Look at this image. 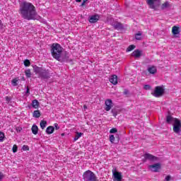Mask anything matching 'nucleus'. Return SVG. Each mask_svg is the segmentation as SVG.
<instances>
[{"instance_id": "45", "label": "nucleus", "mask_w": 181, "mask_h": 181, "mask_svg": "<svg viewBox=\"0 0 181 181\" xmlns=\"http://www.w3.org/2000/svg\"><path fill=\"white\" fill-rule=\"evenodd\" d=\"M4 178V175H2V173H0V180Z\"/></svg>"}, {"instance_id": "21", "label": "nucleus", "mask_w": 181, "mask_h": 181, "mask_svg": "<svg viewBox=\"0 0 181 181\" xmlns=\"http://www.w3.org/2000/svg\"><path fill=\"white\" fill-rule=\"evenodd\" d=\"M148 71L150 73V74H156L158 70L156 69V66H151L148 68Z\"/></svg>"}, {"instance_id": "13", "label": "nucleus", "mask_w": 181, "mask_h": 181, "mask_svg": "<svg viewBox=\"0 0 181 181\" xmlns=\"http://www.w3.org/2000/svg\"><path fill=\"white\" fill-rule=\"evenodd\" d=\"M172 33L174 35V36H175V37H179L177 35H180V28L174 25L172 28Z\"/></svg>"}, {"instance_id": "10", "label": "nucleus", "mask_w": 181, "mask_h": 181, "mask_svg": "<svg viewBox=\"0 0 181 181\" xmlns=\"http://www.w3.org/2000/svg\"><path fill=\"white\" fill-rule=\"evenodd\" d=\"M148 169L151 170V172H158L159 169H160V163H156L153 165H148Z\"/></svg>"}, {"instance_id": "27", "label": "nucleus", "mask_w": 181, "mask_h": 181, "mask_svg": "<svg viewBox=\"0 0 181 181\" xmlns=\"http://www.w3.org/2000/svg\"><path fill=\"white\" fill-rule=\"evenodd\" d=\"M135 39H136V40H142V33L139 32L138 33L135 34Z\"/></svg>"}, {"instance_id": "43", "label": "nucleus", "mask_w": 181, "mask_h": 181, "mask_svg": "<svg viewBox=\"0 0 181 181\" xmlns=\"http://www.w3.org/2000/svg\"><path fill=\"white\" fill-rule=\"evenodd\" d=\"M88 0H83L82 4H81V6H84V5H86V2H88Z\"/></svg>"}, {"instance_id": "32", "label": "nucleus", "mask_w": 181, "mask_h": 181, "mask_svg": "<svg viewBox=\"0 0 181 181\" xmlns=\"http://www.w3.org/2000/svg\"><path fill=\"white\" fill-rule=\"evenodd\" d=\"M24 95H26L27 97H28V95H30V89L29 88L28 86H27V88H26V91H25Z\"/></svg>"}, {"instance_id": "12", "label": "nucleus", "mask_w": 181, "mask_h": 181, "mask_svg": "<svg viewBox=\"0 0 181 181\" xmlns=\"http://www.w3.org/2000/svg\"><path fill=\"white\" fill-rule=\"evenodd\" d=\"M100 20V16L98 14H95L89 17L90 23H97Z\"/></svg>"}, {"instance_id": "50", "label": "nucleus", "mask_w": 181, "mask_h": 181, "mask_svg": "<svg viewBox=\"0 0 181 181\" xmlns=\"http://www.w3.org/2000/svg\"><path fill=\"white\" fill-rule=\"evenodd\" d=\"M62 136H64V134H62Z\"/></svg>"}, {"instance_id": "42", "label": "nucleus", "mask_w": 181, "mask_h": 181, "mask_svg": "<svg viewBox=\"0 0 181 181\" xmlns=\"http://www.w3.org/2000/svg\"><path fill=\"white\" fill-rule=\"evenodd\" d=\"M55 129H60V127H59V124L57 123H55L54 124Z\"/></svg>"}, {"instance_id": "40", "label": "nucleus", "mask_w": 181, "mask_h": 181, "mask_svg": "<svg viewBox=\"0 0 181 181\" xmlns=\"http://www.w3.org/2000/svg\"><path fill=\"white\" fill-rule=\"evenodd\" d=\"M6 101L7 103V104H9V103H11V97L6 96Z\"/></svg>"}, {"instance_id": "37", "label": "nucleus", "mask_w": 181, "mask_h": 181, "mask_svg": "<svg viewBox=\"0 0 181 181\" xmlns=\"http://www.w3.org/2000/svg\"><path fill=\"white\" fill-rule=\"evenodd\" d=\"M118 132V129L117 128H112L110 130V134H115Z\"/></svg>"}, {"instance_id": "2", "label": "nucleus", "mask_w": 181, "mask_h": 181, "mask_svg": "<svg viewBox=\"0 0 181 181\" xmlns=\"http://www.w3.org/2000/svg\"><path fill=\"white\" fill-rule=\"evenodd\" d=\"M33 70L35 74H37L38 78L41 80H49L51 77L50 72L46 69L35 66Z\"/></svg>"}, {"instance_id": "41", "label": "nucleus", "mask_w": 181, "mask_h": 181, "mask_svg": "<svg viewBox=\"0 0 181 181\" xmlns=\"http://www.w3.org/2000/svg\"><path fill=\"white\" fill-rule=\"evenodd\" d=\"M144 88V90H150L151 86L149 85H145Z\"/></svg>"}, {"instance_id": "23", "label": "nucleus", "mask_w": 181, "mask_h": 181, "mask_svg": "<svg viewBox=\"0 0 181 181\" xmlns=\"http://www.w3.org/2000/svg\"><path fill=\"white\" fill-rule=\"evenodd\" d=\"M32 105L33 108H39V101L37 100H33L32 101Z\"/></svg>"}, {"instance_id": "20", "label": "nucleus", "mask_w": 181, "mask_h": 181, "mask_svg": "<svg viewBox=\"0 0 181 181\" xmlns=\"http://www.w3.org/2000/svg\"><path fill=\"white\" fill-rule=\"evenodd\" d=\"M45 132L48 134L50 135L51 134H53L54 132V128L53 126H49L47 127Z\"/></svg>"}, {"instance_id": "4", "label": "nucleus", "mask_w": 181, "mask_h": 181, "mask_svg": "<svg viewBox=\"0 0 181 181\" xmlns=\"http://www.w3.org/2000/svg\"><path fill=\"white\" fill-rule=\"evenodd\" d=\"M83 179L84 181H97V175L93 171L88 170L83 173Z\"/></svg>"}, {"instance_id": "1", "label": "nucleus", "mask_w": 181, "mask_h": 181, "mask_svg": "<svg viewBox=\"0 0 181 181\" xmlns=\"http://www.w3.org/2000/svg\"><path fill=\"white\" fill-rule=\"evenodd\" d=\"M18 13L25 21H39L41 18L36 11V7L28 1H23L20 4Z\"/></svg>"}, {"instance_id": "5", "label": "nucleus", "mask_w": 181, "mask_h": 181, "mask_svg": "<svg viewBox=\"0 0 181 181\" xmlns=\"http://www.w3.org/2000/svg\"><path fill=\"white\" fill-rule=\"evenodd\" d=\"M163 94H165V89H163V88H162L161 86H156L155 88L153 95L154 97H156L157 98H159V97H162Z\"/></svg>"}, {"instance_id": "24", "label": "nucleus", "mask_w": 181, "mask_h": 181, "mask_svg": "<svg viewBox=\"0 0 181 181\" xmlns=\"http://www.w3.org/2000/svg\"><path fill=\"white\" fill-rule=\"evenodd\" d=\"M82 135H83V133L76 132V136H75V137L74 139V141H78L80 138H81Z\"/></svg>"}, {"instance_id": "35", "label": "nucleus", "mask_w": 181, "mask_h": 181, "mask_svg": "<svg viewBox=\"0 0 181 181\" xmlns=\"http://www.w3.org/2000/svg\"><path fill=\"white\" fill-rule=\"evenodd\" d=\"M110 141L112 144H114V142L115 141V136H114V135L110 134Z\"/></svg>"}, {"instance_id": "18", "label": "nucleus", "mask_w": 181, "mask_h": 181, "mask_svg": "<svg viewBox=\"0 0 181 181\" xmlns=\"http://www.w3.org/2000/svg\"><path fill=\"white\" fill-rule=\"evenodd\" d=\"M32 133L34 135H37V133L39 132V127L36 124H33L31 128Z\"/></svg>"}, {"instance_id": "22", "label": "nucleus", "mask_w": 181, "mask_h": 181, "mask_svg": "<svg viewBox=\"0 0 181 181\" xmlns=\"http://www.w3.org/2000/svg\"><path fill=\"white\" fill-rule=\"evenodd\" d=\"M40 110H35L33 113V118H40Z\"/></svg>"}, {"instance_id": "9", "label": "nucleus", "mask_w": 181, "mask_h": 181, "mask_svg": "<svg viewBox=\"0 0 181 181\" xmlns=\"http://www.w3.org/2000/svg\"><path fill=\"white\" fill-rule=\"evenodd\" d=\"M144 159L146 160H151V162H155L158 160V157L149 153H146L144 156Z\"/></svg>"}, {"instance_id": "33", "label": "nucleus", "mask_w": 181, "mask_h": 181, "mask_svg": "<svg viewBox=\"0 0 181 181\" xmlns=\"http://www.w3.org/2000/svg\"><path fill=\"white\" fill-rule=\"evenodd\" d=\"M111 112H112L113 117H115V118L117 117V115H118V112L115 109H112L111 110Z\"/></svg>"}, {"instance_id": "8", "label": "nucleus", "mask_w": 181, "mask_h": 181, "mask_svg": "<svg viewBox=\"0 0 181 181\" xmlns=\"http://www.w3.org/2000/svg\"><path fill=\"white\" fill-rule=\"evenodd\" d=\"M69 52H62L59 59H57V60L58 62H60V63H63L64 62H69Z\"/></svg>"}, {"instance_id": "3", "label": "nucleus", "mask_w": 181, "mask_h": 181, "mask_svg": "<svg viewBox=\"0 0 181 181\" xmlns=\"http://www.w3.org/2000/svg\"><path fill=\"white\" fill-rule=\"evenodd\" d=\"M63 53V47L59 43H53L51 45V54L55 60L59 59V56H62Z\"/></svg>"}, {"instance_id": "44", "label": "nucleus", "mask_w": 181, "mask_h": 181, "mask_svg": "<svg viewBox=\"0 0 181 181\" xmlns=\"http://www.w3.org/2000/svg\"><path fill=\"white\" fill-rule=\"evenodd\" d=\"M170 175H167L166 177H165V181H170Z\"/></svg>"}, {"instance_id": "16", "label": "nucleus", "mask_w": 181, "mask_h": 181, "mask_svg": "<svg viewBox=\"0 0 181 181\" xmlns=\"http://www.w3.org/2000/svg\"><path fill=\"white\" fill-rule=\"evenodd\" d=\"M132 56H133L134 57H136V59H139V57H141V56H142V51H141L139 49H135L132 53Z\"/></svg>"}, {"instance_id": "26", "label": "nucleus", "mask_w": 181, "mask_h": 181, "mask_svg": "<svg viewBox=\"0 0 181 181\" xmlns=\"http://www.w3.org/2000/svg\"><path fill=\"white\" fill-rule=\"evenodd\" d=\"M40 127L42 129L46 128V125H47V122L46 120H42L40 123Z\"/></svg>"}, {"instance_id": "34", "label": "nucleus", "mask_w": 181, "mask_h": 181, "mask_svg": "<svg viewBox=\"0 0 181 181\" xmlns=\"http://www.w3.org/2000/svg\"><path fill=\"white\" fill-rule=\"evenodd\" d=\"M4 138H5V134H4L2 132H0V142H4Z\"/></svg>"}, {"instance_id": "38", "label": "nucleus", "mask_w": 181, "mask_h": 181, "mask_svg": "<svg viewBox=\"0 0 181 181\" xmlns=\"http://www.w3.org/2000/svg\"><path fill=\"white\" fill-rule=\"evenodd\" d=\"M23 151H29V146L23 145L22 147Z\"/></svg>"}, {"instance_id": "17", "label": "nucleus", "mask_w": 181, "mask_h": 181, "mask_svg": "<svg viewBox=\"0 0 181 181\" xmlns=\"http://www.w3.org/2000/svg\"><path fill=\"white\" fill-rule=\"evenodd\" d=\"M109 81L112 84L115 86L116 84H118V76H117V75H113L110 77Z\"/></svg>"}, {"instance_id": "28", "label": "nucleus", "mask_w": 181, "mask_h": 181, "mask_svg": "<svg viewBox=\"0 0 181 181\" xmlns=\"http://www.w3.org/2000/svg\"><path fill=\"white\" fill-rule=\"evenodd\" d=\"M169 8V2L166 1L164 4H162L161 6V9H168Z\"/></svg>"}, {"instance_id": "39", "label": "nucleus", "mask_w": 181, "mask_h": 181, "mask_svg": "<svg viewBox=\"0 0 181 181\" xmlns=\"http://www.w3.org/2000/svg\"><path fill=\"white\" fill-rule=\"evenodd\" d=\"M16 132H22V127H16Z\"/></svg>"}, {"instance_id": "36", "label": "nucleus", "mask_w": 181, "mask_h": 181, "mask_svg": "<svg viewBox=\"0 0 181 181\" xmlns=\"http://www.w3.org/2000/svg\"><path fill=\"white\" fill-rule=\"evenodd\" d=\"M12 151L13 153H16V152H18V146L16 144L13 146Z\"/></svg>"}, {"instance_id": "25", "label": "nucleus", "mask_w": 181, "mask_h": 181, "mask_svg": "<svg viewBox=\"0 0 181 181\" xmlns=\"http://www.w3.org/2000/svg\"><path fill=\"white\" fill-rule=\"evenodd\" d=\"M25 76L27 78H30L32 77V72H30V69H28L25 71Z\"/></svg>"}, {"instance_id": "29", "label": "nucleus", "mask_w": 181, "mask_h": 181, "mask_svg": "<svg viewBox=\"0 0 181 181\" xmlns=\"http://www.w3.org/2000/svg\"><path fill=\"white\" fill-rule=\"evenodd\" d=\"M135 45H129L127 48V49H126V52H132V50H134V49H135Z\"/></svg>"}, {"instance_id": "7", "label": "nucleus", "mask_w": 181, "mask_h": 181, "mask_svg": "<svg viewBox=\"0 0 181 181\" xmlns=\"http://www.w3.org/2000/svg\"><path fill=\"white\" fill-rule=\"evenodd\" d=\"M173 132L175 134H180L181 122L179 119L175 120V122L173 124Z\"/></svg>"}, {"instance_id": "31", "label": "nucleus", "mask_w": 181, "mask_h": 181, "mask_svg": "<svg viewBox=\"0 0 181 181\" xmlns=\"http://www.w3.org/2000/svg\"><path fill=\"white\" fill-rule=\"evenodd\" d=\"M24 66L25 67H29V66H30V61H29V59H25L24 61Z\"/></svg>"}, {"instance_id": "48", "label": "nucleus", "mask_w": 181, "mask_h": 181, "mask_svg": "<svg viewBox=\"0 0 181 181\" xmlns=\"http://www.w3.org/2000/svg\"><path fill=\"white\" fill-rule=\"evenodd\" d=\"M0 29H4V24H3V26H0Z\"/></svg>"}, {"instance_id": "6", "label": "nucleus", "mask_w": 181, "mask_h": 181, "mask_svg": "<svg viewBox=\"0 0 181 181\" xmlns=\"http://www.w3.org/2000/svg\"><path fill=\"white\" fill-rule=\"evenodd\" d=\"M146 3L151 9H155L156 11V7L160 5V0H146Z\"/></svg>"}, {"instance_id": "49", "label": "nucleus", "mask_w": 181, "mask_h": 181, "mask_svg": "<svg viewBox=\"0 0 181 181\" xmlns=\"http://www.w3.org/2000/svg\"><path fill=\"white\" fill-rule=\"evenodd\" d=\"M83 108H87V106L84 105V106H83Z\"/></svg>"}, {"instance_id": "14", "label": "nucleus", "mask_w": 181, "mask_h": 181, "mask_svg": "<svg viewBox=\"0 0 181 181\" xmlns=\"http://www.w3.org/2000/svg\"><path fill=\"white\" fill-rule=\"evenodd\" d=\"M105 111H110L112 108V100L111 99H107L105 102Z\"/></svg>"}, {"instance_id": "11", "label": "nucleus", "mask_w": 181, "mask_h": 181, "mask_svg": "<svg viewBox=\"0 0 181 181\" xmlns=\"http://www.w3.org/2000/svg\"><path fill=\"white\" fill-rule=\"evenodd\" d=\"M113 181H122V174L119 172L112 171Z\"/></svg>"}, {"instance_id": "30", "label": "nucleus", "mask_w": 181, "mask_h": 181, "mask_svg": "<svg viewBox=\"0 0 181 181\" xmlns=\"http://www.w3.org/2000/svg\"><path fill=\"white\" fill-rule=\"evenodd\" d=\"M18 80L17 78H13L12 81H11V84L13 87H16V86H18Z\"/></svg>"}, {"instance_id": "47", "label": "nucleus", "mask_w": 181, "mask_h": 181, "mask_svg": "<svg viewBox=\"0 0 181 181\" xmlns=\"http://www.w3.org/2000/svg\"><path fill=\"white\" fill-rule=\"evenodd\" d=\"M76 2H81V0H76Z\"/></svg>"}, {"instance_id": "46", "label": "nucleus", "mask_w": 181, "mask_h": 181, "mask_svg": "<svg viewBox=\"0 0 181 181\" xmlns=\"http://www.w3.org/2000/svg\"><path fill=\"white\" fill-rule=\"evenodd\" d=\"M4 23H2V21L0 20V26H3Z\"/></svg>"}, {"instance_id": "15", "label": "nucleus", "mask_w": 181, "mask_h": 181, "mask_svg": "<svg viewBox=\"0 0 181 181\" xmlns=\"http://www.w3.org/2000/svg\"><path fill=\"white\" fill-rule=\"evenodd\" d=\"M113 27L117 30H124V25L119 22H116L113 24Z\"/></svg>"}, {"instance_id": "19", "label": "nucleus", "mask_w": 181, "mask_h": 181, "mask_svg": "<svg viewBox=\"0 0 181 181\" xmlns=\"http://www.w3.org/2000/svg\"><path fill=\"white\" fill-rule=\"evenodd\" d=\"M175 119H175L170 115H168L166 117V122L168 124H174Z\"/></svg>"}]
</instances>
